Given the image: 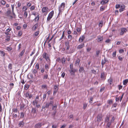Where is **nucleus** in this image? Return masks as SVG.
Returning a JSON list of instances; mask_svg holds the SVG:
<instances>
[{
  "label": "nucleus",
  "mask_w": 128,
  "mask_h": 128,
  "mask_svg": "<svg viewBox=\"0 0 128 128\" xmlns=\"http://www.w3.org/2000/svg\"><path fill=\"white\" fill-rule=\"evenodd\" d=\"M43 58H45L46 60L48 62H50L48 55L45 52L44 53L42 54Z\"/></svg>",
  "instance_id": "1"
},
{
  "label": "nucleus",
  "mask_w": 128,
  "mask_h": 128,
  "mask_svg": "<svg viewBox=\"0 0 128 128\" xmlns=\"http://www.w3.org/2000/svg\"><path fill=\"white\" fill-rule=\"evenodd\" d=\"M54 14V11L53 10L52 11L50 12L47 18V20L49 21L52 18Z\"/></svg>",
  "instance_id": "2"
},
{
  "label": "nucleus",
  "mask_w": 128,
  "mask_h": 128,
  "mask_svg": "<svg viewBox=\"0 0 128 128\" xmlns=\"http://www.w3.org/2000/svg\"><path fill=\"white\" fill-rule=\"evenodd\" d=\"M121 31L120 32V35L122 36L124 34V33L127 31V30L126 28H122L121 29Z\"/></svg>",
  "instance_id": "3"
},
{
  "label": "nucleus",
  "mask_w": 128,
  "mask_h": 128,
  "mask_svg": "<svg viewBox=\"0 0 128 128\" xmlns=\"http://www.w3.org/2000/svg\"><path fill=\"white\" fill-rule=\"evenodd\" d=\"M102 116L101 114H99L97 116L96 118V121L98 122H99L102 120Z\"/></svg>",
  "instance_id": "4"
},
{
  "label": "nucleus",
  "mask_w": 128,
  "mask_h": 128,
  "mask_svg": "<svg viewBox=\"0 0 128 128\" xmlns=\"http://www.w3.org/2000/svg\"><path fill=\"white\" fill-rule=\"evenodd\" d=\"M65 6V3L64 2L62 3L61 4L60 6L59 7V11L60 12H61L62 10L63 9Z\"/></svg>",
  "instance_id": "5"
},
{
  "label": "nucleus",
  "mask_w": 128,
  "mask_h": 128,
  "mask_svg": "<svg viewBox=\"0 0 128 128\" xmlns=\"http://www.w3.org/2000/svg\"><path fill=\"white\" fill-rule=\"evenodd\" d=\"M48 62V63L45 64L44 67L45 69L47 70H48L49 68V67L50 64V62Z\"/></svg>",
  "instance_id": "6"
},
{
  "label": "nucleus",
  "mask_w": 128,
  "mask_h": 128,
  "mask_svg": "<svg viewBox=\"0 0 128 128\" xmlns=\"http://www.w3.org/2000/svg\"><path fill=\"white\" fill-rule=\"evenodd\" d=\"M44 124H42V123L39 122L36 124L34 126V127L35 128H40V127L42 125H44Z\"/></svg>",
  "instance_id": "7"
},
{
  "label": "nucleus",
  "mask_w": 128,
  "mask_h": 128,
  "mask_svg": "<svg viewBox=\"0 0 128 128\" xmlns=\"http://www.w3.org/2000/svg\"><path fill=\"white\" fill-rule=\"evenodd\" d=\"M25 96L26 97H28L29 98H30L32 97V95L31 94H30L28 92H27Z\"/></svg>",
  "instance_id": "8"
},
{
  "label": "nucleus",
  "mask_w": 128,
  "mask_h": 128,
  "mask_svg": "<svg viewBox=\"0 0 128 128\" xmlns=\"http://www.w3.org/2000/svg\"><path fill=\"white\" fill-rule=\"evenodd\" d=\"M69 71L71 75H74L75 72L76 71V70L74 69L72 70H70Z\"/></svg>",
  "instance_id": "9"
},
{
  "label": "nucleus",
  "mask_w": 128,
  "mask_h": 128,
  "mask_svg": "<svg viewBox=\"0 0 128 128\" xmlns=\"http://www.w3.org/2000/svg\"><path fill=\"white\" fill-rule=\"evenodd\" d=\"M48 8L46 7H44L42 10V12L44 13L45 12H47L48 11Z\"/></svg>",
  "instance_id": "10"
},
{
  "label": "nucleus",
  "mask_w": 128,
  "mask_h": 128,
  "mask_svg": "<svg viewBox=\"0 0 128 128\" xmlns=\"http://www.w3.org/2000/svg\"><path fill=\"white\" fill-rule=\"evenodd\" d=\"M84 46V44L83 43L82 44L79 45L77 47V48L78 49H80Z\"/></svg>",
  "instance_id": "11"
},
{
  "label": "nucleus",
  "mask_w": 128,
  "mask_h": 128,
  "mask_svg": "<svg viewBox=\"0 0 128 128\" xmlns=\"http://www.w3.org/2000/svg\"><path fill=\"white\" fill-rule=\"evenodd\" d=\"M103 38L102 37H98V41L99 42H102L103 40Z\"/></svg>",
  "instance_id": "12"
},
{
  "label": "nucleus",
  "mask_w": 128,
  "mask_h": 128,
  "mask_svg": "<svg viewBox=\"0 0 128 128\" xmlns=\"http://www.w3.org/2000/svg\"><path fill=\"white\" fill-rule=\"evenodd\" d=\"M24 122L23 121L19 122L18 124L19 127H22L24 126Z\"/></svg>",
  "instance_id": "13"
},
{
  "label": "nucleus",
  "mask_w": 128,
  "mask_h": 128,
  "mask_svg": "<svg viewBox=\"0 0 128 128\" xmlns=\"http://www.w3.org/2000/svg\"><path fill=\"white\" fill-rule=\"evenodd\" d=\"M108 2V0H103L101 2L100 4H106Z\"/></svg>",
  "instance_id": "14"
},
{
  "label": "nucleus",
  "mask_w": 128,
  "mask_h": 128,
  "mask_svg": "<svg viewBox=\"0 0 128 128\" xmlns=\"http://www.w3.org/2000/svg\"><path fill=\"white\" fill-rule=\"evenodd\" d=\"M84 38L85 37L84 36H82L80 37L79 40V42H82L83 41Z\"/></svg>",
  "instance_id": "15"
},
{
  "label": "nucleus",
  "mask_w": 128,
  "mask_h": 128,
  "mask_svg": "<svg viewBox=\"0 0 128 128\" xmlns=\"http://www.w3.org/2000/svg\"><path fill=\"white\" fill-rule=\"evenodd\" d=\"M80 60L79 59H77L75 63V65L76 66H78L80 63Z\"/></svg>",
  "instance_id": "16"
},
{
  "label": "nucleus",
  "mask_w": 128,
  "mask_h": 128,
  "mask_svg": "<svg viewBox=\"0 0 128 128\" xmlns=\"http://www.w3.org/2000/svg\"><path fill=\"white\" fill-rule=\"evenodd\" d=\"M106 62V60L105 58H104V60H102L101 62V64L102 65V67H103L104 64Z\"/></svg>",
  "instance_id": "17"
},
{
  "label": "nucleus",
  "mask_w": 128,
  "mask_h": 128,
  "mask_svg": "<svg viewBox=\"0 0 128 128\" xmlns=\"http://www.w3.org/2000/svg\"><path fill=\"white\" fill-rule=\"evenodd\" d=\"M38 26V24L37 23L34 25L32 28V29L34 30H35L37 28Z\"/></svg>",
  "instance_id": "18"
},
{
  "label": "nucleus",
  "mask_w": 128,
  "mask_h": 128,
  "mask_svg": "<svg viewBox=\"0 0 128 128\" xmlns=\"http://www.w3.org/2000/svg\"><path fill=\"white\" fill-rule=\"evenodd\" d=\"M109 120H110L109 117L108 116H106L105 119L106 122H106H109Z\"/></svg>",
  "instance_id": "19"
},
{
  "label": "nucleus",
  "mask_w": 128,
  "mask_h": 128,
  "mask_svg": "<svg viewBox=\"0 0 128 128\" xmlns=\"http://www.w3.org/2000/svg\"><path fill=\"white\" fill-rule=\"evenodd\" d=\"M104 72L102 73L100 76L102 80H104Z\"/></svg>",
  "instance_id": "20"
},
{
  "label": "nucleus",
  "mask_w": 128,
  "mask_h": 128,
  "mask_svg": "<svg viewBox=\"0 0 128 128\" xmlns=\"http://www.w3.org/2000/svg\"><path fill=\"white\" fill-rule=\"evenodd\" d=\"M100 53V51L99 50H97L96 51V57H98L99 56Z\"/></svg>",
  "instance_id": "21"
},
{
  "label": "nucleus",
  "mask_w": 128,
  "mask_h": 128,
  "mask_svg": "<svg viewBox=\"0 0 128 128\" xmlns=\"http://www.w3.org/2000/svg\"><path fill=\"white\" fill-rule=\"evenodd\" d=\"M106 123H107V124L106 128H110L111 125V122H110Z\"/></svg>",
  "instance_id": "22"
},
{
  "label": "nucleus",
  "mask_w": 128,
  "mask_h": 128,
  "mask_svg": "<svg viewBox=\"0 0 128 128\" xmlns=\"http://www.w3.org/2000/svg\"><path fill=\"white\" fill-rule=\"evenodd\" d=\"M66 60L64 57H63L62 59V64H65Z\"/></svg>",
  "instance_id": "23"
},
{
  "label": "nucleus",
  "mask_w": 128,
  "mask_h": 128,
  "mask_svg": "<svg viewBox=\"0 0 128 128\" xmlns=\"http://www.w3.org/2000/svg\"><path fill=\"white\" fill-rule=\"evenodd\" d=\"M38 102V100H35L33 102V105L34 106L36 105L37 104Z\"/></svg>",
  "instance_id": "24"
},
{
  "label": "nucleus",
  "mask_w": 128,
  "mask_h": 128,
  "mask_svg": "<svg viewBox=\"0 0 128 128\" xmlns=\"http://www.w3.org/2000/svg\"><path fill=\"white\" fill-rule=\"evenodd\" d=\"M24 106L25 105L24 104L22 103V104H21L20 106V109L22 110L23 109V108H24Z\"/></svg>",
  "instance_id": "25"
},
{
  "label": "nucleus",
  "mask_w": 128,
  "mask_h": 128,
  "mask_svg": "<svg viewBox=\"0 0 128 128\" xmlns=\"http://www.w3.org/2000/svg\"><path fill=\"white\" fill-rule=\"evenodd\" d=\"M108 83L110 84V85H111L112 82V78H110L108 80Z\"/></svg>",
  "instance_id": "26"
},
{
  "label": "nucleus",
  "mask_w": 128,
  "mask_h": 128,
  "mask_svg": "<svg viewBox=\"0 0 128 128\" xmlns=\"http://www.w3.org/2000/svg\"><path fill=\"white\" fill-rule=\"evenodd\" d=\"M48 103L49 104V105H50V106H53L54 103V101L53 100H51Z\"/></svg>",
  "instance_id": "27"
},
{
  "label": "nucleus",
  "mask_w": 128,
  "mask_h": 128,
  "mask_svg": "<svg viewBox=\"0 0 128 128\" xmlns=\"http://www.w3.org/2000/svg\"><path fill=\"white\" fill-rule=\"evenodd\" d=\"M31 112L33 113L34 114L36 113V110L35 108H32L31 110Z\"/></svg>",
  "instance_id": "28"
},
{
  "label": "nucleus",
  "mask_w": 128,
  "mask_h": 128,
  "mask_svg": "<svg viewBox=\"0 0 128 128\" xmlns=\"http://www.w3.org/2000/svg\"><path fill=\"white\" fill-rule=\"evenodd\" d=\"M54 90H55V93H56L58 90V88L57 86H54Z\"/></svg>",
  "instance_id": "29"
},
{
  "label": "nucleus",
  "mask_w": 128,
  "mask_h": 128,
  "mask_svg": "<svg viewBox=\"0 0 128 128\" xmlns=\"http://www.w3.org/2000/svg\"><path fill=\"white\" fill-rule=\"evenodd\" d=\"M128 82V79H126L124 80L123 81V84L124 85H126Z\"/></svg>",
  "instance_id": "30"
},
{
  "label": "nucleus",
  "mask_w": 128,
  "mask_h": 128,
  "mask_svg": "<svg viewBox=\"0 0 128 128\" xmlns=\"http://www.w3.org/2000/svg\"><path fill=\"white\" fill-rule=\"evenodd\" d=\"M32 72V73L34 74H35L38 72V71L35 69H33Z\"/></svg>",
  "instance_id": "31"
},
{
  "label": "nucleus",
  "mask_w": 128,
  "mask_h": 128,
  "mask_svg": "<svg viewBox=\"0 0 128 128\" xmlns=\"http://www.w3.org/2000/svg\"><path fill=\"white\" fill-rule=\"evenodd\" d=\"M69 41H67V42H65V46H66L67 47V46H69L70 45H69Z\"/></svg>",
  "instance_id": "32"
},
{
  "label": "nucleus",
  "mask_w": 128,
  "mask_h": 128,
  "mask_svg": "<svg viewBox=\"0 0 128 128\" xmlns=\"http://www.w3.org/2000/svg\"><path fill=\"white\" fill-rule=\"evenodd\" d=\"M35 67L36 69V70H38L39 69V64L38 63L36 64Z\"/></svg>",
  "instance_id": "33"
},
{
  "label": "nucleus",
  "mask_w": 128,
  "mask_h": 128,
  "mask_svg": "<svg viewBox=\"0 0 128 128\" xmlns=\"http://www.w3.org/2000/svg\"><path fill=\"white\" fill-rule=\"evenodd\" d=\"M57 106L56 104H55L54 106H53L52 108V110H55L57 108Z\"/></svg>",
  "instance_id": "34"
},
{
  "label": "nucleus",
  "mask_w": 128,
  "mask_h": 128,
  "mask_svg": "<svg viewBox=\"0 0 128 128\" xmlns=\"http://www.w3.org/2000/svg\"><path fill=\"white\" fill-rule=\"evenodd\" d=\"M39 16L38 15L36 17V18L34 19V20L35 21H36V20L38 21L39 20Z\"/></svg>",
  "instance_id": "35"
},
{
  "label": "nucleus",
  "mask_w": 128,
  "mask_h": 128,
  "mask_svg": "<svg viewBox=\"0 0 128 128\" xmlns=\"http://www.w3.org/2000/svg\"><path fill=\"white\" fill-rule=\"evenodd\" d=\"M20 117L23 118L24 116V112H22L20 113Z\"/></svg>",
  "instance_id": "36"
},
{
  "label": "nucleus",
  "mask_w": 128,
  "mask_h": 128,
  "mask_svg": "<svg viewBox=\"0 0 128 128\" xmlns=\"http://www.w3.org/2000/svg\"><path fill=\"white\" fill-rule=\"evenodd\" d=\"M48 77V74H44V76L43 77L44 79H47Z\"/></svg>",
  "instance_id": "37"
},
{
  "label": "nucleus",
  "mask_w": 128,
  "mask_h": 128,
  "mask_svg": "<svg viewBox=\"0 0 128 128\" xmlns=\"http://www.w3.org/2000/svg\"><path fill=\"white\" fill-rule=\"evenodd\" d=\"M84 68L82 67H80V68L79 70V72H81L84 70Z\"/></svg>",
  "instance_id": "38"
},
{
  "label": "nucleus",
  "mask_w": 128,
  "mask_h": 128,
  "mask_svg": "<svg viewBox=\"0 0 128 128\" xmlns=\"http://www.w3.org/2000/svg\"><path fill=\"white\" fill-rule=\"evenodd\" d=\"M0 3L4 5L6 3V2L4 0H2L0 1Z\"/></svg>",
  "instance_id": "39"
},
{
  "label": "nucleus",
  "mask_w": 128,
  "mask_h": 128,
  "mask_svg": "<svg viewBox=\"0 0 128 128\" xmlns=\"http://www.w3.org/2000/svg\"><path fill=\"white\" fill-rule=\"evenodd\" d=\"M69 119H72L73 120L74 118V116L73 114L70 115L69 116Z\"/></svg>",
  "instance_id": "40"
},
{
  "label": "nucleus",
  "mask_w": 128,
  "mask_h": 128,
  "mask_svg": "<svg viewBox=\"0 0 128 128\" xmlns=\"http://www.w3.org/2000/svg\"><path fill=\"white\" fill-rule=\"evenodd\" d=\"M110 40L109 39H108L106 40L105 41V42L107 43H110Z\"/></svg>",
  "instance_id": "41"
},
{
  "label": "nucleus",
  "mask_w": 128,
  "mask_h": 128,
  "mask_svg": "<svg viewBox=\"0 0 128 128\" xmlns=\"http://www.w3.org/2000/svg\"><path fill=\"white\" fill-rule=\"evenodd\" d=\"M108 104H112V100H108Z\"/></svg>",
  "instance_id": "42"
},
{
  "label": "nucleus",
  "mask_w": 128,
  "mask_h": 128,
  "mask_svg": "<svg viewBox=\"0 0 128 128\" xmlns=\"http://www.w3.org/2000/svg\"><path fill=\"white\" fill-rule=\"evenodd\" d=\"M50 105H49V104L48 103H46V104L45 107L46 108H48L49 107Z\"/></svg>",
  "instance_id": "43"
},
{
  "label": "nucleus",
  "mask_w": 128,
  "mask_h": 128,
  "mask_svg": "<svg viewBox=\"0 0 128 128\" xmlns=\"http://www.w3.org/2000/svg\"><path fill=\"white\" fill-rule=\"evenodd\" d=\"M0 52L3 56H4L5 55V53L3 51L1 50L0 51Z\"/></svg>",
  "instance_id": "44"
},
{
  "label": "nucleus",
  "mask_w": 128,
  "mask_h": 128,
  "mask_svg": "<svg viewBox=\"0 0 128 128\" xmlns=\"http://www.w3.org/2000/svg\"><path fill=\"white\" fill-rule=\"evenodd\" d=\"M12 49V48L10 46L8 47L7 49V50L8 51H10Z\"/></svg>",
  "instance_id": "45"
},
{
  "label": "nucleus",
  "mask_w": 128,
  "mask_h": 128,
  "mask_svg": "<svg viewBox=\"0 0 128 128\" xmlns=\"http://www.w3.org/2000/svg\"><path fill=\"white\" fill-rule=\"evenodd\" d=\"M12 64H9L8 66V68L10 69H12Z\"/></svg>",
  "instance_id": "46"
},
{
  "label": "nucleus",
  "mask_w": 128,
  "mask_h": 128,
  "mask_svg": "<svg viewBox=\"0 0 128 128\" xmlns=\"http://www.w3.org/2000/svg\"><path fill=\"white\" fill-rule=\"evenodd\" d=\"M28 16V13L26 11L24 12V16H25V18H26Z\"/></svg>",
  "instance_id": "47"
},
{
  "label": "nucleus",
  "mask_w": 128,
  "mask_h": 128,
  "mask_svg": "<svg viewBox=\"0 0 128 128\" xmlns=\"http://www.w3.org/2000/svg\"><path fill=\"white\" fill-rule=\"evenodd\" d=\"M10 13L11 11L10 10H8L6 12V14L7 16H8L10 14Z\"/></svg>",
  "instance_id": "48"
},
{
  "label": "nucleus",
  "mask_w": 128,
  "mask_h": 128,
  "mask_svg": "<svg viewBox=\"0 0 128 128\" xmlns=\"http://www.w3.org/2000/svg\"><path fill=\"white\" fill-rule=\"evenodd\" d=\"M105 9V7L104 6H101L100 8V10L101 11H102Z\"/></svg>",
  "instance_id": "49"
},
{
  "label": "nucleus",
  "mask_w": 128,
  "mask_h": 128,
  "mask_svg": "<svg viewBox=\"0 0 128 128\" xmlns=\"http://www.w3.org/2000/svg\"><path fill=\"white\" fill-rule=\"evenodd\" d=\"M25 52V50H23L21 52L20 54V55L21 56H22L23 54H24V53Z\"/></svg>",
  "instance_id": "50"
},
{
  "label": "nucleus",
  "mask_w": 128,
  "mask_h": 128,
  "mask_svg": "<svg viewBox=\"0 0 128 128\" xmlns=\"http://www.w3.org/2000/svg\"><path fill=\"white\" fill-rule=\"evenodd\" d=\"M116 51H115L113 53L112 56L114 57L116 56Z\"/></svg>",
  "instance_id": "51"
},
{
  "label": "nucleus",
  "mask_w": 128,
  "mask_h": 128,
  "mask_svg": "<svg viewBox=\"0 0 128 128\" xmlns=\"http://www.w3.org/2000/svg\"><path fill=\"white\" fill-rule=\"evenodd\" d=\"M120 4H116V8H120Z\"/></svg>",
  "instance_id": "52"
},
{
  "label": "nucleus",
  "mask_w": 128,
  "mask_h": 128,
  "mask_svg": "<svg viewBox=\"0 0 128 128\" xmlns=\"http://www.w3.org/2000/svg\"><path fill=\"white\" fill-rule=\"evenodd\" d=\"M68 38L69 39H70V40H71L72 38V37L71 35H69L68 36Z\"/></svg>",
  "instance_id": "53"
},
{
  "label": "nucleus",
  "mask_w": 128,
  "mask_h": 128,
  "mask_svg": "<svg viewBox=\"0 0 128 128\" xmlns=\"http://www.w3.org/2000/svg\"><path fill=\"white\" fill-rule=\"evenodd\" d=\"M87 106V104H84L83 106V109L84 110L86 109V107Z\"/></svg>",
  "instance_id": "54"
},
{
  "label": "nucleus",
  "mask_w": 128,
  "mask_h": 128,
  "mask_svg": "<svg viewBox=\"0 0 128 128\" xmlns=\"http://www.w3.org/2000/svg\"><path fill=\"white\" fill-rule=\"evenodd\" d=\"M42 88H43V89H44V88H47V87L46 86V85H43L42 86Z\"/></svg>",
  "instance_id": "55"
},
{
  "label": "nucleus",
  "mask_w": 128,
  "mask_h": 128,
  "mask_svg": "<svg viewBox=\"0 0 128 128\" xmlns=\"http://www.w3.org/2000/svg\"><path fill=\"white\" fill-rule=\"evenodd\" d=\"M93 99V98L91 97L90 98L89 101L90 103H91L92 102Z\"/></svg>",
  "instance_id": "56"
},
{
  "label": "nucleus",
  "mask_w": 128,
  "mask_h": 128,
  "mask_svg": "<svg viewBox=\"0 0 128 128\" xmlns=\"http://www.w3.org/2000/svg\"><path fill=\"white\" fill-rule=\"evenodd\" d=\"M35 8V7L34 6H32L30 7V9L31 10H33Z\"/></svg>",
  "instance_id": "57"
},
{
  "label": "nucleus",
  "mask_w": 128,
  "mask_h": 128,
  "mask_svg": "<svg viewBox=\"0 0 128 128\" xmlns=\"http://www.w3.org/2000/svg\"><path fill=\"white\" fill-rule=\"evenodd\" d=\"M124 52V50L123 49H120L119 50L120 53H122Z\"/></svg>",
  "instance_id": "58"
},
{
  "label": "nucleus",
  "mask_w": 128,
  "mask_h": 128,
  "mask_svg": "<svg viewBox=\"0 0 128 128\" xmlns=\"http://www.w3.org/2000/svg\"><path fill=\"white\" fill-rule=\"evenodd\" d=\"M39 31L36 32L35 33V35L36 36H37L39 34Z\"/></svg>",
  "instance_id": "59"
},
{
  "label": "nucleus",
  "mask_w": 128,
  "mask_h": 128,
  "mask_svg": "<svg viewBox=\"0 0 128 128\" xmlns=\"http://www.w3.org/2000/svg\"><path fill=\"white\" fill-rule=\"evenodd\" d=\"M118 59L120 61H122V58L119 56H118Z\"/></svg>",
  "instance_id": "60"
},
{
  "label": "nucleus",
  "mask_w": 128,
  "mask_h": 128,
  "mask_svg": "<svg viewBox=\"0 0 128 128\" xmlns=\"http://www.w3.org/2000/svg\"><path fill=\"white\" fill-rule=\"evenodd\" d=\"M92 72L94 73V74H96V71L94 70H91Z\"/></svg>",
  "instance_id": "61"
},
{
  "label": "nucleus",
  "mask_w": 128,
  "mask_h": 128,
  "mask_svg": "<svg viewBox=\"0 0 128 128\" xmlns=\"http://www.w3.org/2000/svg\"><path fill=\"white\" fill-rule=\"evenodd\" d=\"M57 127V126L56 125L53 124L52 126V128H56Z\"/></svg>",
  "instance_id": "62"
},
{
  "label": "nucleus",
  "mask_w": 128,
  "mask_h": 128,
  "mask_svg": "<svg viewBox=\"0 0 128 128\" xmlns=\"http://www.w3.org/2000/svg\"><path fill=\"white\" fill-rule=\"evenodd\" d=\"M56 61L59 62H60L61 61L60 58H58L56 59Z\"/></svg>",
  "instance_id": "63"
},
{
  "label": "nucleus",
  "mask_w": 128,
  "mask_h": 128,
  "mask_svg": "<svg viewBox=\"0 0 128 128\" xmlns=\"http://www.w3.org/2000/svg\"><path fill=\"white\" fill-rule=\"evenodd\" d=\"M104 89L105 88L104 87H103L102 88H101L100 90V92H102L104 90Z\"/></svg>",
  "instance_id": "64"
}]
</instances>
